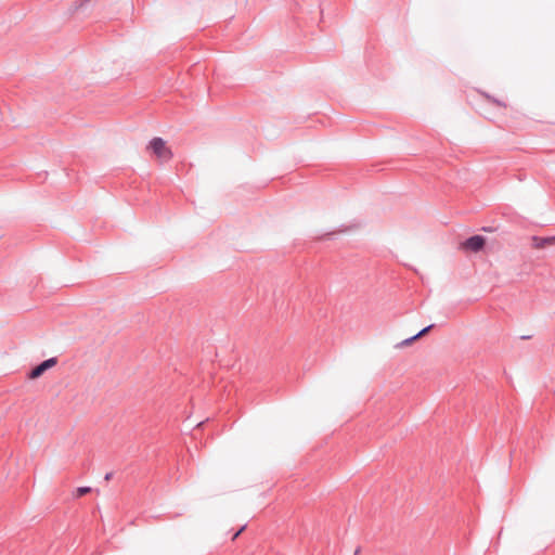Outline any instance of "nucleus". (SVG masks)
<instances>
[{"instance_id": "423d86ee", "label": "nucleus", "mask_w": 555, "mask_h": 555, "mask_svg": "<svg viewBox=\"0 0 555 555\" xmlns=\"http://www.w3.org/2000/svg\"><path fill=\"white\" fill-rule=\"evenodd\" d=\"M417 340L416 336L413 335L409 338L403 339L401 343L397 345V347H406L410 346L413 341Z\"/></svg>"}, {"instance_id": "6e6552de", "label": "nucleus", "mask_w": 555, "mask_h": 555, "mask_svg": "<svg viewBox=\"0 0 555 555\" xmlns=\"http://www.w3.org/2000/svg\"><path fill=\"white\" fill-rule=\"evenodd\" d=\"M486 98L491 101L492 103L496 104L498 106H505V104L503 102H501L500 100L489 95V94H485Z\"/></svg>"}, {"instance_id": "9b49d317", "label": "nucleus", "mask_w": 555, "mask_h": 555, "mask_svg": "<svg viewBox=\"0 0 555 555\" xmlns=\"http://www.w3.org/2000/svg\"><path fill=\"white\" fill-rule=\"evenodd\" d=\"M112 478H113V473L112 472L106 473L105 476H104L105 481H109Z\"/></svg>"}, {"instance_id": "f03ea898", "label": "nucleus", "mask_w": 555, "mask_h": 555, "mask_svg": "<svg viewBox=\"0 0 555 555\" xmlns=\"http://www.w3.org/2000/svg\"><path fill=\"white\" fill-rule=\"evenodd\" d=\"M486 237L479 234L472 235L468 238H466L462 244L461 247L465 250H469L473 253L481 251L486 246Z\"/></svg>"}, {"instance_id": "7ed1b4c3", "label": "nucleus", "mask_w": 555, "mask_h": 555, "mask_svg": "<svg viewBox=\"0 0 555 555\" xmlns=\"http://www.w3.org/2000/svg\"><path fill=\"white\" fill-rule=\"evenodd\" d=\"M57 363V358L52 357L47 360H43L36 366H34L27 374L29 379L39 378L46 371L53 367Z\"/></svg>"}, {"instance_id": "ddd939ff", "label": "nucleus", "mask_w": 555, "mask_h": 555, "mask_svg": "<svg viewBox=\"0 0 555 555\" xmlns=\"http://www.w3.org/2000/svg\"><path fill=\"white\" fill-rule=\"evenodd\" d=\"M482 230L486 231V232H492L493 231L492 228H482Z\"/></svg>"}, {"instance_id": "f8f14e48", "label": "nucleus", "mask_w": 555, "mask_h": 555, "mask_svg": "<svg viewBox=\"0 0 555 555\" xmlns=\"http://www.w3.org/2000/svg\"><path fill=\"white\" fill-rule=\"evenodd\" d=\"M530 338H531V336H530V335H524V336H521V337H520V339H524V340H525V339H530Z\"/></svg>"}, {"instance_id": "f257e3e1", "label": "nucleus", "mask_w": 555, "mask_h": 555, "mask_svg": "<svg viewBox=\"0 0 555 555\" xmlns=\"http://www.w3.org/2000/svg\"><path fill=\"white\" fill-rule=\"evenodd\" d=\"M149 147L158 158L170 159L172 157V152L166 146V142L159 137L153 138L150 141Z\"/></svg>"}, {"instance_id": "20e7f679", "label": "nucleus", "mask_w": 555, "mask_h": 555, "mask_svg": "<svg viewBox=\"0 0 555 555\" xmlns=\"http://www.w3.org/2000/svg\"><path fill=\"white\" fill-rule=\"evenodd\" d=\"M533 242H534V246L537 248H542L546 245L555 244V236H545V237L533 236Z\"/></svg>"}, {"instance_id": "1a4fd4ad", "label": "nucleus", "mask_w": 555, "mask_h": 555, "mask_svg": "<svg viewBox=\"0 0 555 555\" xmlns=\"http://www.w3.org/2000/svg\"><path fill=\"white\" fill-rule=\"evenodd\" d=\"M245 529L246 525H243L237 531H235L232 535V541L236 540Z\"/></svg>"}, {"instance_id": "0eeeda50", "label": "nucleus", "mask_w": 555, "mask_h": 555, "mask_svg": "<svg viewBox=\"0 0 555 555\" xmlns=\"http://www.w3.org/2000/svg\"><path fill=\"white\" fill-rule=\"evenodd\" d=\"M91 491L90 487H79L77 488V496H82Z\"/></svg>"}, {"instance_id": "9d476101", "label": "nucleus", "mask_w": 555, "mask_h": 555, "mask_svg": "<svg viewBox=\"0 0 555 555\" xmlns=\"http://www.w3.org/2000/svg\"><path fill=\"white\" fill-rule=\"evenodd\" d=\"M91 0H79L77 4L74 8V11L79 10L80 8L85 7L87 3H89Z\"/></svg>"}, {"instance_id": "39448f33", "label": "nucleus", "mask_w": 555, "mask_h": 555, "mask_svg": "<svg viewBox=\"0 0 555 555\" xmlns=\"http://www.w3.org/2000/svg\"><path fill=\"white\" fill-rule=\"evenodd\" d=\"M435 327V324L427 325L426 327L422 328L418 333L415 334L416 338L420 339L427 333H429Z\"/></svg>"}]
</instances>
